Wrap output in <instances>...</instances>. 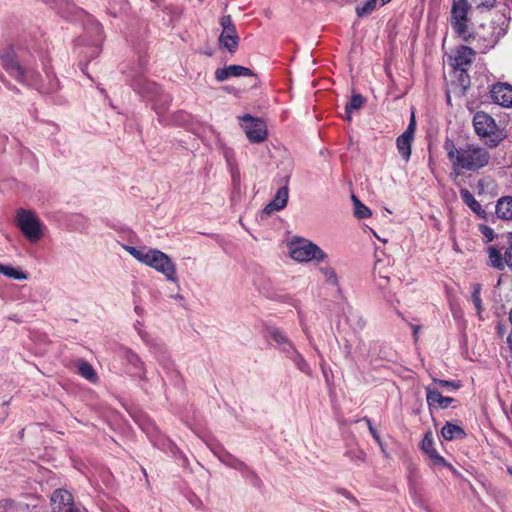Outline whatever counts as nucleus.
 I'll use <instances>...</instances> for the list:
<instances>
[{
  "label": "nucleus",
  "mask_w": 512,
  "mask_h": 512,
  "mask_svg": "<svg viewBox=\"0 0 512 512\" xmlns=\"http://www.w3.org/2000/svg\"><path fill=\"white\" fill-rule=\"evenodd\" d=\"M444 149L452 166L450 176L453 179H457L463 171L476 172L486 167L491 160L489 151L476 143H465L457 147L452 140L446 139Z\"/></svg>",
  "instance_id": "f257e3e1"
},
{
  "label": "nucleus",
  "mask_w": 512,
  "mask_h": 512,
  "mask_svg": "<svg viewBox=\"0 0 512 512\" xmlns=\"http://www.w3.org/2000/svg\"><path fill=\"white\" fill-rule=\"evenodd\" d=\"M509 22L510 17L507 14L497 12L489 23L481 24L474 32L470 31L469 39L464 41L479 53H486L506 34Z\"/></svg>",
  "instance_id": "f03ea898"
},
{
  "label": "nucleus",
  "mask_w": 512,
  "mask_h": 512,
  "mask_svg": "<svg viewBox=\"0 0 512 512\" xmlns=\"http://www.w3.org/2000/svg\"><path fill=\"white\" fill-rule=\"evenodd\" d=\"M125 250L137 261L163 274L170 282H177L176 265L164 252L147 247L125 246Z\"/></svg>",
  "instance_id": "7ed1b4c3"
},
{
  "label": "nucleus",
  "mask_w": 512,
  "mask_h": 512,
  "mask_svg": "<svg viewBox=\"0 0 512 512\" xmlns=\"http://www.w3.org/2000/svg\"><path fill=\"white\" fill-rule=\"evenodd\" d=\"M131 86L153 103V108L160 117V121H162L172 102V97L165 93L155 82H151L142 76L133 80Z\"/></svg>",
  "instance_id": "20e7f679"
},
{
  "label": "nucleus",
  "mask_w": 512,
  "mask_h": 512,
  "mask_svg": "<svg viewBox=\"0 0 512 512\" xmlns=\"http://www.w3.org/2000/svg\"><path fill=\"white\" fill-rule=\"evenodd\" d=\"M471 4L468 0H453L450 10V25L457 37L468 40L470 37L469 12Z\"/></svg>",
  "instance_id": "39448f33"
},
{
  "label": "nucleus",
  "mask_w": 512,
  "mask_h": 512,
  "mask_svg": "<svg viewBox=\"0 0 512 512\" xmlns=\"http://www.w3.org/2000/svg\"><path fill=\"white\" fill-rule=\"evenodd\" d=\"M288 248L291 258L298 262L314 260L320 263L327 259V254L319 246L307 239L299 238L292 240Z\"/></svg>",
  "instance_id": "423d86ee"
},
{
  "label": "nucleus",
  "mask_w": 512,
  "mask_h": 512,
  "mask_svg": "<svg viewBox=\"0 0 512 512\" xmlns=\"http://www.w3.org/2000/svg\"><path fill=\"white\" fill-rule=\"evenodd\" d=\"M476 134L485 139L490 147H496L504 139L505 135L497 128L495 120L484 112H477L473 118Z\"/></svg>",
  "instance_id": "0eeeda50"
},
{
  "label": "nucleus",
  "mask_w": 512,
  "mask_h": 512,
  "mask_svg": "<svg viewBox=\"0 0 512 512\" xmlns=\"http://www.w3.org/2000/svg\"><path fill=\"white\" fill-rule=\"evenodd\" d=\"M16 221L21 232L31 243H36L42 238L43 225L32 211L19 209Z\"/></svg>",
  "instance_id": "6e6552de"
},
{
  "label": "nucleus",
  "mask_w": 512,
  "mask_h": 512,
  "mask_svg": "<svg viewBox=\"0 0 512 512\" xmlns=\"http://www.w3.org/2000/svg\"><path fill=\"white\" fill-rule=\"evenodd\" d=\"M444 77L455 94L464 95L470 86V76L463 66H450Z\"/></svg>",
  "instance_id": "1a4fd4ad"
},
{
  "label": "nucleus",
  "mask_w": 512,
  "mask_h": 512,
  "mask_svg": "<svg viewBox=\"0 0 512 512\" xmlns=\"http://www.w3.org/2000/svg\"><path fill=\"white\" fill-rule=\"evenodd\" d=\"M242 121L241 126L248 139L253 143H260L266 139L267 131L265 123L249 114L239 117Z\"/></svg>",
  "instance_id": "9d476101"
},
{
  "label": "nucleus",
  "mask_w": 512,
  "mask_h": 512,
  "mask_svg": "<svg viewBox=\"0 0 512 512\" xmlns=\"http://www.w3.org/2000/svg\"><path fill=\"white\" fill-rule=\"evenodd\" d=\"M416 130V120L414 112L411 113L410 121L406 130L397 137L396 146L401 157L407 162L411 156V146Z\"/></svg>",
  "instance_id": "9b49d317"
},
{
  "label": "nucleus",
  "mask_w": 512,
  "mask_h": 512,
  "mask_svg": "<svg viewBox=\"0 0 512 512\" xmlns=\"http://www.w3.org/2000/svg\"><path fill=\"white\" fill-rule=\"evenodd\" d=\"M52 512H79L71 493L64 489L54 491L51 497Z\"/></svg>",
  "instance_id": "f8f14e48"
},
{
  "label": "nucleus",
  "mask_w": 512,
  "mask_h": 512,
  "mask_svg": "<svg viewBox=\"0 0 512 512\" xmlns=\"http://www.w3.org/2000/svg\"><path fill=\"white\" fill-rule=\"evenodd\" d=\"M123 360L126 364L127 372L134 377L139 379L146 378V369L144 362L140 357L130 349H125L123 352Z\"/></svg>",
  "instance_id": "ddd939ff"
},
{
  "label": "nucleus",
  "mask_w": 512,
  "mask_h": 512,
  "mask_svg": "<svg viewBox=\"0 0 512 512\" xmlns=\"http://www.w3.org/2000/svg\"><path fill=\"white\" fill-rule=\"evenodd\" d=\"M494 103L509 108L512 107V86L507 83H497L491 89Z\"/></svg>",
  "instance_id": "4468645a"
},
{
  "label": "nucleus",
  "mask_w": 512,
  "mask_h": 512,
  "mask_svg": "<svg viewBox=\"0 0 512 512\" xmlns=\"http://www.w3.org/2000/svg\"><path fill=\"white\" fill-rule=\"evenodd\" d=\"M425 390L426 401L430 408L439 407L441 409H447L454 402L453 398L442 396L440 391L432 386L425 387Z\"/></svg>",
  "instance_id": "2eb2a0df"
},
{
  "label": "nucleus",
  "mask_w": 512,
  "mask_h": 512,
  "mask_svg": "<svg viewBox=\"0 0 512 512\" xmlns=\"http://www.w3.org/2000/svg\"><path fill=\"white\" fill-rule=\"evenodd\" d=\"M288 197L289 190L288 187L285 185L277 190L273 200L265 206L263 212L269 215L272 214L273 212L284 209L287 205Z\"/></svg>",
  "instance_id": "dca6fc26"
},
{
  "label": "nucleus",
  "mask_w": 512,
  "mask_h": 512,
  "mask_svg": "<svg viewBox=\"0 0 512 512\" xmlns=\"http://www.w3.org/2000/svg\"><path fill=\"white\" fill-rule=\"evenodd\" d=\"M421 449L430 457L434 466H450L435 449L430 433L424 436L421 442Z\"/></svg>",
  "instance_id": "f3484780"
},
{
  "label": "nucleus",
  "mask_w": 512,
  "mask_h": 512,
  "mask_svg": "<svg viewBox=\"0 0 512 512\" xmlns=\"http://www.w3.org/2000/svg\"><path fill=\"white\" fill-rule=\"evenodd\" d=\"M476 52L478 51L472 45H461L453 51L451 58L454 60V64H471Z\"/></svg>",
  "instance_id": "a211bd4d"
},
{
  "label": "nucleus",
  "mask_w": 512,
  "mask_h": 512,
  "mask_svg": "<svg viewBox=\"0 0 512 512\" xmlns=\"http://www.w3.org/2000/svg\"><path fill=\"white\" fill-rule=\"evenodd\" d=\"M496 214L503 220H512V196L501 197L497 201Z\"/></svg>",
  "instance_id": "6ab92c4d"
},
{
  "label": "nucleus",
  "mask_w": 512,
  "mask_h": 512,
  "mask_svg": "<svg viewBox=\"0 0 512 512\" xmlns=\"http://www.w3.org/2000/svg\"><path fill=\"white\" fill-rule=\"evenodd\" d=\"M460 196L463 202L478 216L484 217L485 211L481 204L475 199L473 194L466 188L460 190Z\"/></svg>",
  "instance_id": "aec40b11"
},
{
  "label": "nucleus",
  "mask_w": 512,
  "mask_h": 512,
  "mask_svg": "<svg viewBox=\"0 0 512 512\" xmlns=\"http://www.w3.org/2000/svg\"><path fill=\"white\" fill-rule=\"evenodd\" d=\"M365 103L366 99L361 94H352L350 100L345 105V119L351 121L352 114L360 110Z\"/></svg>",
  "instance_id": "412c9836"
},
{
  "label": "nucleus",
  "mask_w": 512,
  "mask_h": 512,
  "mask_svg": "<svg viewBox=\"0 0 512 512\" xmlns=\"http://www.w3.org/2000/svg\"><path fill=\"white\" fill-rule=\"evenodd\" d=\"M95 31H96V33L98 35L97 43H94V44H92L90 46H84L79 51V54L83 55L84 57H87L88 61L94 59L101 52V47L99 45V42L101 40L102 29H101V26L98 23H96V25H95Z\"/></svg>",
  "instance_id": "4be33fe9"
},
{
  "label": "nucleus",
  "mask_w": 512,
  "mask_h": 512,
  "mask_svg": "<svg viewBox=\"0 0 512 512\" xmlns=\"http://www.w3.org/2000/svg\"><path fill=\"white\" fill-rule=\"evenodd\" d=\"M441 435L445 440L452 441L464 438L466 433L460 426L447 422L441 429Z\"/></svg>",
  "instance_id": "5701e85b"
},
{
  "label": "nucleus",
  "mask_w": 512,
  "mask_h": 512,
  "mask_svg": "<svg viewBox=\"0 0 512 512\" xmlns=\"http://www.w3.org/2000/svg\"><path fill=\"white\" fill-rule=\"evenodd\" d=\"M487 252L490 266L499 270H503L506 262L505 256H502L500 250H498L495 246H489L487 248Z\"/></svg>",
  "instance_id": "b1692460"
},
{
  "label": "nucleus",
  "mask_w": 512,
  "mask_h": 512,
  "mask_svg": "<svg viewBox=\"0 0 512 512\" xmlns=\"http://www.w3.org/2000/svg\"><path fill=\"white\" fill-rule=\"evenodd\" d=\"M391 0H381V5L389 3ZM377 6V0H366L356 6V14L358 17H363L371 14Z\"/></svg>",
  "instance_id": "393cba45"
},
{
  "label": "nucleus",
  "mask_w": 512,
  "mask_h": 512,
  "mask_svg": "<svg viewBox=\"0 0 512 512\" xmlns=\"http://www.w3.org/2000/svg\"><path fill=\"white\" fill-rule=\"evenodd\" d=\"M77 369H78V373L85 379H87L88 381L94 383L97 381L98 377H97V374L94 370V368L92 367L91 364H89L87 361H84V360H79L77 362Z\"/></svg>",
  "instance_id": "a878e982"
},
{
  "label": "nucleus",
  "mask_w": 512,
  "mask_h": 512,
  "mask_svg": "<svg viewBox=\"0 0 512 512\" xmlns=\"http://www.w3.org/2000/svg\"><path fill=\"white\" fill-rule=\"evenodd\" d=\"M0 274L16 280H26L28 278L27 273L3 264H0Z\"/></svg>",
  "instance_id": "bb28decb"
},
{
  "label": "nucleus",
  "mask_w": 512,
  "mask_h": 512,
  "mask_svg": "<svg viewBox=\"0 0 512 512\" xmlns=\"http://www.w3.org/2000/svg\"><path fill=\"white\" fill-rule=\"evenodd\" d=\"M0 60L2 64H18V58L13 46L7 45L1 49Z\"/></svg>",
  "instance_id": "cd10ccee"
},
{
  "label": "nucleus",
  "mask_w": 512,
  "mask_h": 512,
  "mask_svg": "<svg viewBox=\"0 0 512 512\" xmlns=\"http://www.w3.org/2000/svg\"><path fill=\"white\" fill-rule=\"evenodd\" d=\"M267 334L268 337L278 345V347L290 341L288 337L284 334V332L277 327L268 328Z\"/></svg>",
  "instance_id": "c85d7f7f"
},
{
  "label": "nucleus",
  "mask_w": 512,
  "mask_h": 512,
  "mask_svg": "<svg viewBox=\"0 0 512 512\" xmlns=\"http://www.w3.org/2000/svg\"><path fill=\"white\" fill-rule=\"evenodd\" d=\"M345 456L356 464L364 463L367 458L366 453L358 447H352L348 449L345 452Z\"/></svg>",
  "instance_id": "c756f323"
},
{
  "label": "nucleus",
  "mask_w": 512,
  "mask_h": 512,
  "mask_svg": "<svg viewBox=\"0 0 512 512\" xmlns=\"http://www.w3.org/2000/svg\"><path fill=\"white\" fill-rule=\"evenodd\" d=\"M480 292H481V285L474 284L472 287L471 300H472V303L477 311L479 318H481V312L483 310Z\"/></svg>",
  "instance_id": "7c9ffc66"
},
{
  "label": "nucleus",
  "mask_w": 512,
  "mask_h": 512,
  "mask_svg": "<svg viewBox=\"0 0 512 512\" xmlns=\"http://www.w3.org/2000/svg\"><path fill=\"white\" fill-rule=\"evenodd\" d=\"M239 68H242V66H224L223 68H218L215 72V77L218 81L235 77V70Z\"/></svg>",
  "instance_id": "2f4dec72"
},
{
  "label": "nucleus",
  "mask_w": 512,
  "mask_h": 512,
  "mask_svg": "<svg viewBox=\"0 0 512 512\" xmlns=\"http://www.w3.org/2000/svg\"><path fill=\"white\" fill-rule=\"evenodd\" d=\"M352 200L354 203V213L357 218L365 219L371 215L370 209L361 203L356 196L353 195Z\"/></svg>",
  "instance_id": "473e14b6"
},
{
  "label": "nucleus",
  "mask_w": 512,
  "mask_h": 512,
  "mask_svg": "<svg viewBox=\"0 0 512 512\" xmlns=\"http://www.w3.org/2000/svg\"><path fill=\"white\" fill-rule=\"evenodd\" d=\"M319 272L323 275L326 283L332 286H337L338 278L335 270L330 266H322L319 268Z\"/></svg>",
  "instance_id": "72a5a7b5"
},
{
  "label": "nucleus",
  "mask_w": 512,
  "mask_h": 512,
  "mask_svg": "<svg viewBox=\"0 0 512 512\" xmlns=\"http://www.w3.org/2000/svg\"><path fill=\"white\" fill-rule=\"evenodd\" d=\"M5 71L20 82L25 81V73L27 66H3Z\"/></svg>",
  "instance_id": "f704fd0d"
},
{
  "label": "nucleus",
  "mask_w": 512,
  "mask_h": 512,
  "mask_svg": "<svg viewBox=\"0 0 512 512\" xmlns=\"http://www.w3.org/2000/svg\"><path fill=\"white\" fill-rule=\"evenodd\" d=\"M220 45L233 52L238 46V36L220 35Z\"/></svg>",
  "instance_id": "c9c22d12"
},
{
  "label": "nucleus",
  "mask_w": 512,
  "mask_h": 512,
  "mask_svg": "<svg viewBox=\"0 0 512 512\" xmlns=\"http://www.w3.org/2000/svg\"><path fill=\"white\" fill-rule=\"evenodd\" d=\"M291 360L301 372L305 373L306 375H311V368L309 364L299 352L293 355Z\"/></svg>",
  "instance_id": "e433bc0d"
},
{
  "label": "nucleus",
  "mask_w": 512,
  "mask_h": 512,
  "mask_svg": "<svg viewBox=\"0 0 512 512\" xmlns=\"http://www.w3.org/2000/svg\"><path fill=\"white\" fill-rule=\"evenodd\" d=\"M232 468L242 472L243 474L250 475L256 481H259L255 472L252 471L244 462L240 461L239 459L236 460V462H235V464H233Z\"/></svg>",
  "instance_id": "4c0bfd02"
},
{
  "label": "nucleus",
  "mask_w": 512,
  "mask_h": 512,
  "mask_svg": "<svg viewBox=\"0 0 512 512\" xmlns=\"http://www.w3.org/2000/svg\"><path fill=\"white\" fill-rule=\"evenodd\" d=\"M219 460L225 464L226 466L228 467H231L233 466V464H235L237 458L234 457L232 454H230L229 452H227L226 450H221V454H219Z\"/></svg>",
  "instance_id": "58836bf2"
},
{
  "label": "nucleus",
  "mask_w": 512,
  "mask_h": 512,
  "mask_svg": "<svg viewBox=\"0 0 512 512\" xmlns=\"http://www.w3.org/2000/svg\"><path fill=\"white\" fill-rule=\"evenodd\" d=\"M279 348L289 359L298 352L291 341H288L284 345H280Z\"/></svg>",
  "instance_id": "ea45409f"
},
{
  "label": "nucleus",
  "mask_w": 512,
  "mask_h": 512,
  "mask_svg": "<svg viewBox=\"0 0 512 512\" xmlns=\"http://www.w3.org/2000/svg\"><path fill=\"white\" fill-rule=\"evenodd\" d=\"M435 384H438L439 386L449 389V390H457L460 385L454 381H448V380H440V379H433Z\"/></svg>",
  "instance_id": "a19ab883"
},
{
  "label": "nucleus",
  "mask_w": 512,
  "mask_h": 512,
  "mask_svg": "<svg viewBox=\"0 0 512 512\" xmlns=\"http://www.w3.org/2000/svg\"><path fill=\"white\" fill-rule=\"evenodd\" d=\"M479 229L483 234L486 242H491L494 239V231L491 227L487 225H480Z\"/></svg>",
  "instance_id": "79ce46f5"
},
{
  "label": "nucleus",
  "mask_w": 512,
  "mask_h": 512,
  "mask_svg": "<svg viewBox=\"0 0 512 512\" xmlns=\"http://www.w3.org/2000/svg\"><path fill=\"white\" fill-rule=\"evenodd\" d=\"M220 25L222 29H230L235 28V25L233 24L232 18L230 15H224L220 19Z\"/></svg>",
  "instance_id": "37998d69"
},
{
  "label": "nucleus",
  "mask_w": 512,
  "mask_h": 512,
  "mask_svg": "<svg viewBox=\"0 0 512 512\" xmlns=\"http://www.w3.org/2000/svg\"><path fill=\"white\" fill-rule=\"evenodd\" d=\"M224 157L228 165L232 168V166L234 165V151L232 149L226 148L224 150Z\"/></svg>",
  "instance_id": "c03bdc74"
},
{
  "label": "nucleus",
  "mask_w": 512,
  "mask_h": 512,
  "mask_svg": "<svg viewBox=\"0 0 512 512\" xmlns=\"http://www.w3.org/2000/svg\"><path fill=\"white\" fill-rule=\"evenodd\" d=\"M505 262L506 265L512 270V241L505 251Z\"/></svg>",
  "instance_id": "a18cd8bd"
},
{
  "label": "nucleus",
  "mask_w": 512,
  "mask_h": 512,
  "mask_svg": "<svg viewBox=\"0 0 512 512\" xmlns=\"http://www.w3.org/2000/svg\"><path fill=\"white\" fill-rule=\"evenodd\" d=\"M251 75H253V72L245 66H242V68L235 70V77L251 76Z\"/></svg>",
  "instance_id": "49530a36"
},
{
  "label": "nucleus",
  "mask_w": 512,
  "mask_h": 512,
  "mask_svg": "<svg viewBox=\"0 0 512 512\" xmlns=\"http://www.w3.org/2000/svg\"><path fill=\"white\" fill-rule=\"evenodd\" d=\"M375 281L380 289H384L386 284L389 282V278L387 276L380 275L379 277H375Z\"/></svg>",
  "instance_id": "de8ad7c7"
},
{
  "label": "nucleus",
  "mask_w": 512,
  "mask_h": 512,
  "mask_svg": "<svg viewBox=\"0 0 512 512\" xmlns=\"http://www.w3.org/2000/svg\"><path fill=\"white\" fill-rule=\"evenodd\" d=\"M478 7L492 8L494 7L496 0H477Z\"/></svg>",
  "instance_id": "09e8293b"
},
{
  "label": "nucleus",
  "mask_w": 512,
  "mask_h": 512,
  "mask_svg": "<svg viewBox=\"0 0 512 512\" xmlns=\"http://www.w3.org/2000/svg\"><path fill=\"white\" fill-rule=\"evenodd\" d=\"M366 422L368 424L369 431L372 434L373 438H375L378 441L379 440V436L377 434V431L372 426V423H371L370 419H366Z\"/></svg>",
  "instance_id": "8fccbe9b"
},
{
  "label": "nucleus",
  "mask_w": 512,
  "mask_h": 512,
  "mask_svg": "<svg viewBox=\"0 0 512 512\" xmlns=\"http://www.w3.org/2000/svg\"><path fill=\"white\" fill-rule=\"evenodd\" d=\"M221 35L237 36L236 28L222 29Z\"/></svg>",
  "instance_id": "3c124183"
},
{
  "label": "nucleus",
  "mask_w": 512,
  "mask_h": 512,
  "mask_svg": "<svg viewBox=\"0 0 512 512\" xmlns=\"http://www.w3.org/2000/svg\"><path fill=\"white\" fill-rule=\"evenodd\" d=\"M213 454L219 459V454H221V450H224L221 446H214L210 448Z\"/></svg>",
  "instance_id": "603ef678"
},
{
  "label": "nucleus",
  "mask_w": 512,
  "mask_h": 512,
  "mask_svg": "<svg viewBox=\"0 0 512 512\" xmlns=\"http://www.w3.org/2000/svg\"><path fill=\"white\" fill-rule=\"evenodd\" d=\"M344 353L347 358H349L351 356V345L350 344H345Z\"/></svg>",
  "instance_id": "864d4df0"
},
{
  "label": "nucleus",
  "mask_w": 512,
  "mask_h": 512,
  "mask_svg": "<svg viewBox=\"0 0 512 512\" xmlns=\"http://www.w3.org/2000/svg\"><path fill=\"white\" fill-rule=\"evenodd\" d=\"M412 327H413L414 339L417 341V339H418V332H419L420 327L419 326H412Z\"/></svg>",
  "instance_id": "5fc2aeb1"
},
{
  "label": "nucleus",
  "mask_w": 512,
  "mask_h": 512,
  "mask_svg": "<svg viewBox=\"0 0 512 512\" xmlns=\"http://www.w3.org/2000/svg\"><path fill=\"white\" fill-rule=\"evenodd\" d=\"M507 8L512 9V0H503Z\"/></svg>",
  "instance_id": "6e6d98bb"
},
{
  "label": "nucleus",
  "mask_w": 512,
  "mask_h": 512,
  "mask_svg": "<svg viewBox=\"0 0 512 512\" xmlns=\"http://www.w3.org/2000/svg\"><path fill=\"white\" fill-rule=\"evenodd\" d=\"M178 115L181 117V121H185L188 115L184 112H179Z\"/></svg>",
  "instance_id": "4d7b16f0"
},
{
  "label": "nucleus",
  "mask_w": 512,
  "mask_h": 512,
  "mask_svg": "<svg viewBox=\"0 0 512 512\" xmlns=\"http://www.w3.org/2000/svg\"><path fill=\"white\" fill-rule=\"evenodd\" d=\"M344 496L348 499H353V497L351 496V494L349 492H345L344 493Z\"/></svg>",
  "instance_id": "13d9d810"
},
{
  "label": "nucleus",
  "mask_w": 512,
  "mask_h": 512,
  "mask_svg": "<svg viewBox=\"0 0 512 512\" xmlns=\"http://www.w3.org/2000/svg\"><path fill=\"white\" fill-rule=\"evenodd\" d=\"M507 471L512 476V467H508Z\"/></svg>",
  "instance_id": "bf43d9fd"
},
{
  "label": "nucleus",
  "mask_w": 512,
  "mask_h": 512,
  "mask_svg": "<svg viewBox=\"0 0 512 512\" xmlns=\"http://www.w3.org/2000/svg\"><path fill=\"white\" fill-rule=\"evenodd\" d=\"M135 311L138 313V312H140V309L138 307H136Z\"/></svg>",
  "instance_id": "052dcab7"
},
{
  "label": "nucleus",
  "mask_w": 512,
  "mask_h": 512,
  "mask_svg": "<svg viewBox=\"0 0 512 512\" xmlns=\"http://www.w3.org/2000/svg\"><path fill=\"white\" fill-rule=\"evenodd\" d=\"M510 413L512 414V403H511V407H510Z\"/></svg>",
  "instance_id": "680f3d73"
}]
</instances>
